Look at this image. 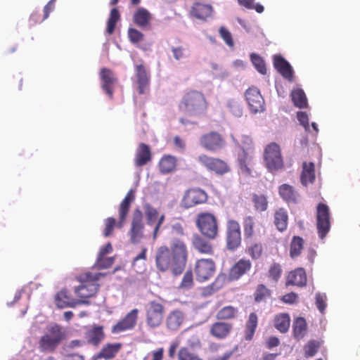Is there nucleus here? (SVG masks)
Returning a JSON list of instances; mask_svg holds the SVG:
<instances>
[{"instance_id":"5701e85b","label":"nucleus","mask_w":360,"mask_h":360,"mask_svg":"<svg viewBox=\"0 0 360 360\" xmlns=\"http://www.w3.org/2000/svg\"><path fill=\"white\" fill-rule=\"evenodd\" d=\"M232 328L233 326L230 323L217 321L211 325L210 333L218 340H223L229 335Z\"/></svg>"},{"instance_id":"8fccbe9b","label":"nucleus","mask_w":360,"mask_h":360,"mask_svg":"<svg viewBox=\"0 0 360 360\" xmlns=\"http://www.w3.org/2000/svg\"><path fill=\"white\" fill-rule=\"evenodd\" d=\"M250 58L251 61L253 63L255 68L257 69V70L259 73L265 75L266 73V68L264 60L256 53H252Z\"/></svg>"},{"instance_id":"0e129e2a","label":"nucleus","mask_w":360,"mask_h":360,"mask_svg":"<svg viewBox=\"0 0 360 360\" xmlns=\"http://www.w3.org/2000/svg\"><path fill=\"white\" fill-rule=\"evenodd\" d=\"M297 294L292 292L287 293V294L284 295L282 297L281 300L284 303L291 304L295 303L297 302Z\"/></svg>"},{"instance_id":"338daca9","label":"nucleus","mask_w":360,"mask_h":360,"mask_svg":"<svg viewBox=\"0 0 360 360\" xmlns=\"http://www.w3.org/2000/svg\"><path fill=\"white\" fill-rule=\"evenodd\" d=\"M53 8L54 1L51 0L44 8V17L41 19V21L44 20L49 17L50 12L53 9Z\"/></svg>"},{"instance_id":"f8f14e48","label":"nucleus","mask_w":360,"mask_h":360,"mask_svg":"<svg viewBox=\"0 0 360 360\" xmlns=\"http://www.w3.org/2000/svg\"><path fill=\"white\" fill-rule=\"evenodd\" d=\"M198 161L207 170L219 175H223L230 171V168L226 162L206 154L200 155L198 157Z\"/></svg>"},{"instance_id":"c756f323","label":"nucleus","mask_w":360,"mask_h":360,"mask_svg":"<svg viewBox=\"0 0 360 360\" xmlns=\"http://www.w3.org/2000/svg\"><path fill=\"white\" fill-rule=\"evenodd\" d=\"M274 224L280 232L285 231L288 225V213L284 207L276 209L274 214Z\"/></svg>"},{"instance_id":"13d9d810","label":"nucleus","mask_w":360,"mask_h":360,"mask_svg":"<svg viewBox=\"0 0 360 360\" xmlns=\"http://www.w3.org/2000/svg\"><path fill=\"white\" fill-rule=\"evenodd\" d=\"M193 283V274L191 271H188L183 276L180 286L183 288H190Z\"/></svg>"},{"instance_id":"4468645a","label":"nucleus","mask_w":360,"mask_h":360,"mask_svg":"<svg viewBox=\"0 0 360 360\" xmlns=\"http://www.w3.org/2000/svg\"><path fill=\"white\" fill-rule=\"evenodd\" d=\"M241 243V233L239 223L229 219L226 223V246L230 250H235Z\"/></svg>"},{"instance_id":"774afa93","label":"nucleus","mask_w":360,"mask_h":360,"mask_svg":"<svg viewBox=\"0 0 360 360\" xmlns=\"http://www.w3.org/2000/svg\"><path fill=\"white\" fill-rule=\"evenodd\" d=\"M280 344V340L278 338L275 336L270 337L266 341V347L269 349H272L278 346Z\"/></svg>"},{"instance_id":"a211bd4d","label":"nucleus","mask_w":360,"mask_h":360,"mask_svg":"<svg viewBox=\"0 0 360 360\" xmlns=\"http://www.w3.org/2000/svg\"><path fill=\"white\" fill-rule=\"evenodd\" d=\"M278 190L280 197L288 205H295L299 202L300 195L292 186L283 184L278 187Z\"/></svg>"},{"instance_id":"1a4fd4ad","label":"nucleus","mask_w":360,"mask_h":360,"mask_svg":"<svg viewBox=\"0 0 360 360\" xmlns=\"http://www.w3.org/2000/svg\"><path fill=\"white\" fill-rule=\"evenodd\" d=\"M316 229L319 237L323 239L330 230V213L329 207L324 203H319L316 207Z\"/></svg>"},{"instance_id":"603ef678","label":"nucleus","mask_w":360,"mask_h":360,"mask_svg":"<svg viewBox=\"0 0 360 360\" xmlns=\"http://www.w3.org/2000/svg\"><path fill=\"white\" fill-rule=\"evenodd\" d=\"M319 343L316 340H310L304 346V356L307 358L314 356L318 352Z\"/></svg>"},{"instance_id":"864d4df0","label":"nucleus","mask_w":360,"mask_h":360,"mask_svg":"<svg viewBox=\"0 0 360 360\" xmlns=\"http://www.w3.org/2000/svg\"><path fill=\"white\" fill-rule=\"evenodd\" d=\"M112 357V344L108 343L103 347L101 352L94 356V360L98 359H110Z\"/></svg>"},{"instance_id":"b1692460","label":"nucleus","mask_w":360,"mask_h":360,"mask_svg":"<svg viewBox=\"0 0 360 360\" xmlns=\"http://www.w3.org/2000/svg\"><path fill=\"white\" fill-rule=\"evenodd\" d=\"M212 7L210 4L196 2L192 6L190 14L196 19L206 20L212 16Z\"/></svg>"},{"instance_id":"4d7b16f0","label":"nucleus","mask_w":360,"mask_h":360,"mask_svg":"<svg viewBox=\"0 0 360 360\" xmlns=\"http://www.w3.org/2000/svg\"><path fill=\"white\" fill-rule=\"evenodd\" d=\"M316 305L321 313H323L326 307V295L325 294L317 293L316 295Z\"/></svg>"},{"instance_id":"79ce46f5","label":"nucleus","mask_w":360,"mask_h":360,"mask_svg":"<svg viewBox=\"0 0 360 360\" xmlns=\"http://www.w3.org/2000/svg\"><path fill=\"white\" fill-rule=\"evenodd\" d=\"M100 77L101 79V85L103 89L106 92V94L111 95L112 79L111 77L110 70L107 68L101 69L100 72Z\"/></svg>"},{"instance_id":"de8ad7c7","label":"nucleus","mask_w":360,"mask_h":360,"mask_svg":"<svg viewBox=\"0 0 360 360\" xmlns=\"http://www.w3.org/2000/svg\"><path fill=\"white\" fill-rule=\"evenodd\" d=\"M282 267L278 263L272 264L268 271L267 276L274 283H277L282 275Z\"/></svg>"},{"instance_id":"58836bf2","label":"nucleus","mask_w":360,"mask_h":360,"mask_svg":"<svg viewBox=\"0 0 360 360\" xmlns=\"http://www.w3.org/2000/svg\"><path fill=\"white\" fill-rule=\"evenodd\" d=\"M304 240L300 236L292 237L290 244V256L292 259L298 257L304 248Z\"/></svg>"},{"instance_id":"2f4dec72","label":"nucleus","mask_w":360,"mask_h":360,"mask_svg":"<svg viewBox=\"0 0 360 360\" xmlns=\"http://www.w3.org/2000/svg\"><path fill=\"white\" fill-rule=\"evenodd\" d=\"M134 23L141 28H150L152 15L150 12L144 8H139L134 14Z\"/></svg>"},{"instance_id":"69168bd1","label":"nucleus","mask_w":360,"mask_h":360,"mask_svg":"<svg viewBox=\"0 0 360 360\" xmlns=\"http://www.w3.org/2000/svg\"><path fill=\"white\" fill-rule=\"evenodd\" d=\"M105 228L103 231L105 236H108L112 231V217H108L105 221Z\"/></svg>"},{"instance_id":"c85d7f7f","label":"nucleus","mask_w":360,"mask_h":360,"mask_svg":"<svg viewBox=\"0 0 360 360\" xmlns=\"http://www.w3.org/2000/svg\"><path fill=\"white\" fill-rule=\"evenodd\" d=\"M307 278L305 270L303 268H297L290 271L286 279V285L303 287L306 285Z\"/></svg>"},{"instance_id":"412c9836","label":"nucleus","mask_w":360,"mask_h":360,"mask_svg":"<svg viewBox=\"0 0 360 360\" xmlns=\"http://www.w3.org/2000/svg\"><path fill=\"white\" fill-rule=\"evenodd\" d=\"M56 304L60 308L75 307L81 304H87L86 300H75L68 293L66 290H61L56 297Z\"/></svg>"},{"instance_id":"c03bdc74","label":"nucleus","mask_w":360,"mask_h":360,"mask_svg":"<svg viewBox=\"0 0 360 360\" xmlns=\"http://www.w3.org/2000/svg\"><path fill=\"white\" fill-rule=\"evenodd\" d=\"M291 98L294 105L299 108H304L307 106L306 95L302 89H297L291 93Z\"/></svg>"},{"instance_id":"5fc2aeb1","label":"nucleus","mask_w":360,"mask_h":360,"mask_svg":"<svg viewBox=\"0 0 360 360\" xmlns=\"http://www.w3.org/2000/svg\"><path fill=\"white\" fill-rule=\"evenodd\" d=\"M128 37L133 44H137L143 40L144 35L142 32L135 28H129Z\"/></svg>"},{"instance_id":"4c0bfd02","label":"nucleus","mask_w":360,"mask_h":360,"mask_svg":"<svg viewBox=\"0 0 360 360\" xmlns=\"http://www.w3.org/2000/svg\"><path fill=\"white\" fill-rule=\"evenodd\" d=\"M290 324V318L287 313L279 314L274 318V326L282 333H285L288 330Z\"/></svg>"},{"instance_id":"20e7f679","label":"nucleus","mask_w":360,"mask_h":360,"mask_svg":"<svg viewBox=\"0 0 360 360\" xmlns=\"http://www.w3.org/2000/svg\"><path fill=\"white\" fill-rule=\"evenodd\" d=\"M61 327L57 324L50 327L45 335L41 337L39 348L42 352H53L64 338Z\"/></svg>"},{"instance_id":"680f3d73","label":"nucleus","mask_w":360,"mask_h":360,"mask_svg":"<svg viewBox=\"0 0 360 360\" xmlns=\"http://www.w3.org/2000/svg\"><path fill=\"white\" fill-rule=\"evenodd\" d=\"M172 51L174 54V58L177 60L186 57V50L182 46L172 47Z\"/></svg>"},{"instance_id":"6e6d98bb","label":"nucleus","mask_w":360,"mask_h":360,"mask_svg":"<svg viewBox=\"0 0 360 360\" xmlns=\"http://www.w3.org/2000/svg\"><path fill=\"white\" fill-rule=\"evenodd\" d=\"M219 34L225 43L230 47L234 46V42L232 38L231 32L224 27H221L219 29Z\"/></svg>"},{"instance_id":"ddd939ff","label":"nucleus","mask_w":360,"mask_h":360,"mask_svg":"<svg viewBox=\"0 0 360 360\" xmlns=\"http://www.w3.org/2000/svg\"><path fill=\"white\" fill-rule=\"evenodd\" d=\"M215 269V264L212 259H198L195 262L194 268L196 280L200 282L209 280L214 276Z\"/></svg>"},{"instance_id":"4be33fe9","label":"nucleus","mask_w":360,"mask_h":360,"mask_svg":"<svg viewBox=\"0 0 360 360\" xmlns=\"http://www.w3.org/2000/svg\"><path fill=\"white\" fill-rule=\"evenodd\" d=\"M137 79L139 93L143 94L149 85L150 76L143 63L137 64L134 67Z\"/></svg>"},{"instance_id":"2eb2a0df","label":"nucleus","mask_w":360,"mask_h":360,"mask_svg":"<svg viewBox=\"0 0 360 360\" xmlns=\"http://www.w3.org/2000/svg\"><path fill=\"white\" fill-rule=\"evenodd\" d=\"M245 97L252 113L256 114L264 111V99L257 88L250 87L247 89L245 93Z\"/></svg>"},{"instance_id":"7ed1b4c3","label":"nucleus","mask_w":360,"mask_h":360,"mask_svg":"<svg viewBox=\"0 0 360 360\" xmlns=\"http://www.w3.org/2000/svg\"><path fill=\"white\" fill-rule=\"evenodd\" d=\"M101 276L103 274L87 271L77 276V280L81 284L75 288V295L82 300H86V299L94 296L98 288V284L96 282Z\"/></svg>"},{"instance_id":"f3484780","label":"nucleus","mask_w":360,"mask_h":360,"mask_svg":"<svg viewBox=\"0 0 360 360\" xmlns=\"http://www.w3.org/2000/svg\"><path fill=\"white\" fill-rule=\"evenodd\" d=\"M135 199V195L133 190H130L127 193L124 200L122 201L120 205L118 212H119V221L116 223L115 219H114V226H117L118 228H121L124 224L127 216L129 213V208L131 204Z\"/></svg>"},{"instance_id":"f257e3e1","label":"nucleus","mask_w":360,"mask_h":360,"mask_svg":"<svg viewBox=\"0 0 360 360\" xmlns=\"http://www.w3.org/2000/svg\"><path fill=\"white\" fill-rule=\"evenodd\" d=\"M188 258V250L185 240L179 237H172L169 247L160 246L155 252V266L161 272L171 271L179 276L184 271Z\"/></svg>"},{"instance_id":"3c124183","label":"nucleus","mask_w":360,"mask_h":360,"mask_svg":"<svg viewBox=\"0 0 360 360\" xmlns=\"http://www.w3.org/2000/svg\"><path fill=\"white\" fill-rule=\"evenodd\" d=\"M248 254L252 259H258L263 253V247L261 243H254L247 249Z\"/></svg>"},{"instance_id":"a878e982","label":"nucleus","mask_w":360,"mask_h":360,"mask_svg":"<svg viewBox=\"0 0 360 360\" xmlns=\"http://www.w3.org/2000/svg\"><path fill=\"white\" fill-rule=\"evenodd\" d=\"M185 320L184 314L179 309L171 311L166 318L167 328L173 331L177 330Z\"/></svg>"},{"instance_id":"cd10ccee","label":"nucleus","mask_w":360,"mask_h":360,"mask_svg":"<svg viewBox=\"0 0 360 360\" xmlns=\"http://www.w3.org/2000/svg\"><path fill=\"white\" fill-rule=\"evenodd\" d=\"M151 159L152 155L149 146L143 143H140L136 151L134 165L136 167H142L149 162Z\"/></svg>"},{"instance_id":"49530a36","label":"nucleus","mask_w":360,"mask_h":360,"mask_svg":"<svg viewBox=\"0 0 360 360\" xmlns=\"http://www.w3.org/2000/svg\"><path fill=\"white\" fill-rule=\"evenodd\" d=\"M177 355L178 360H202L200 355L187 347L180 348Z\"/></svg>"},{"instance_id":"6ab92c4d","label":"nucleus","mask_w":360,"mask_h":360,"mask_svg":"<svg viewBox=\"0 0 360 360\" xmlns=\"http://www.w3.org/2000/svg\"><path fill=\"white\" fill-rule=\"evenodd\" d=\"M252 268V263L249 259H240L229 270V278L231 281L238 280L248 273Z\"/></svg>"},{"instance_id":"7c9ffc66","label":"nucleus","mask_w":360,"mask_h":360,"mask_svg":"<svg viewBox=\"0 0 360 360\" xmlns=\"http://www.w3.org/2000/svg\"><path fill=\"white\" fill-rule=\"evenodd\" d=\"M112 250L110 243H107L102 247L99 251L96 266L98 269H105L111 266L112 264V257H107L106 255Z\"/></svg>"},{"instance_id":"a18cd8bd","label":"nucleus","mask_w":360,"mask_h":360,"mask_svg":"<svg viewBox=\"0 0 360 360\" xmlns=\"http://www.w3.org/2000/svg\"><path fill=\"white\" fill-rule=\"evenodd\" d=\"M252 201L257 211L264 212L268 208L267 198L263 194L254 193L252 196Z\"/></svg>"},{"instance_id":"c9c22d12","label":"nucleus","mask_w":360,"mask_h":360,"mask_svg":"<svg viewBox=\"0 0 360 360\" xmlns=\"http://www.w3.org/2000/svg\"><path fill=\"white\" fill-rule=\"evenodd\" d=\"M307 331V323L304 318L297 317L293 321L292 333L297 340L304 338Z\"/></svg>"},{"instance_id":"393cba45","label":"nucleus","mask_w":360,"mask_h":360,"mask_svg":"<svg viewBox=\"0 0 360 360\" xmlns=\"http://www.w3.org/2000/svg\"><path fill=\"white\" fill-rule=\"evenodd\" d=\"M192 245L193 248L200 254L207 255H212L214 254L212 244L198 234L193 235Z\"/></svg>"},{"instance_id":"e2e57ef3","label":"nucleus","mask_w":360,"mask_h":360,"mask_svg":"<svg viewBox=\"0 0 360 360\" xmlns=\"http://www.w3.org/2000/svg\"><path fill=\"white\" fill-rule=\"evenodd\" d=\"M241 148L243 150L250 151L252 149V140L249 136H243L241 141Z\"/></svg>"},{"instance_id":"bf43d9fd","label":"nucleus","mask_w":360,"mask_h":360,"mask_svg":"<svg viewBox=\"0 0 360 360\" xmlns=\"http://www.w3.org/2000/svg\"><path fill=\"white\" fill-rule=\"evenodd\" d=\"M165 219V214H162L160 216L158 214V218L155 222L154 227L153 228V232H152V235H151L153 240H155L157 239L160 229L161 227V225L164 222Z\"/></svg>"},{"instance_id":"9d476101","label":"nucleus","mask_w":360,"mask_h":360,"mask_svg":"<svg viewBox=\"0 0 360 360\" xmlns=\"http://www.w3.org/2000/svg\"><path fill=\"white\" fill-rule=\"evenodd\" d=\"M129 234L130 241L133 244L139 243L145 237L143 215L139 208H136L132 213Z\"/></svg>"},{"instance_id":"9b49d317","label":"nucleus","mask_w":360,"mask_h":360,"mask_svg":"<svg viewBox=\"0 0 360 360\" xmlns=\"http://www.w3.org/2000/svg\"><path fill=\"white\" fill-rule=\"evenodd\" d=\"M199 142L204 149L211 152L218 151L226 145V141L223 136L214 131L202 134Z\"/></svg>"},{"instance_id":"a19ab883","label":"nucleus","mask_w":360,"mask_h":360,"mask_svg":"<svg viewBox=\"0 0 360 360\" xmlns=\"http://www.w3.org/2000/svg\"><path fill=\"white\" fill-rule=\"evenodd\" d=\"M238 313L237 307L228 305L222 307L217 313L216 317L218 320H229L235 319Z\"/></svg>"},{"instance_id":"6e6552de","label":"nucleus","mask_w":360,"mask_h":360,"mask_svg":"<svg viewBox=\"0 0 360 360\" xmlns=\"http://www.w3.org/2000/svg\"><path fill=\"white\" fill-rule=\"evenodd\" d=\"M264 159L268 170L271 172L278 171L283 167L280 146L273 142L264 149Z\"/></svg>"},{"instance_id":"bb28decb","label":"nucleus","mask_w":360,"mask_h":360,"mask_svg":"<svg viewBox=\"0 0 360 360\" xmlns=\"http://www.w3.org/2000/svg\"><path fill=\"white\" fill-rule=\"evenodd\" d=\"M274 65L277 71L285 79L292 81L293 71L289 63L281 56H275Z\"/></svg>"},{"instance_id":"ea45409f","label":"nucleus","mask_w":360,"mask_h":360,"mask_svg":"<svg viewBox=\"0 0 360 360\" xmlns=\"http://www.w3.org/2000/svg\"><path fill=\"white\" fill-rule=\"evenodd\" d=\"M253 296L254 301L260 303L271 297V291L264 284H259L255 288Z\"/></svg>"},{"instance_id":"0eeeda50","label":"nucleus","mask_w":360,"mask_h":360,"mask_svg":"<svg viewBox=\"0 0 360 360\" xmlns=\"http://www.w3.org/2000/svg\"><path fill=\"white\" fill-rule=\"evenodd\" d=\"M207 199L208 195L203 189L198 187L190 188L184 191L180 206L185 210H188L205 203Z\"/></svg>"},{"instance_id":"052dcab7","label":"nucleus","mask_w":360,"mask_h":360,"mask_svg":"<svg viewBox=\"0 0 360 360\" xmlns=\"http://www.w3.org/2000/svg\"><path fill=\"white\" fill-rule=\"evenodd\" d=\"M297 117L300 124H302L306 130H309V124L307 114L304 112H298Z\"/></svg>"},{"instance_id":"72a5a7b5","label":"nucleus","mask_w":360,"mask_h":360,"mask_svg":"<svg viewBox=\"0 0 360 360\" xmlns=\"http://www.w3.org/2000/svg\"><path fill=\"white\" fill-rule=\"evenodd\" d=\"M315 165L313 162H304L300 176L301 183L304 186L312 184L315 180Z\"/></svg>"},{"instance_id":"09e8293b","label":"nucleus","mask_w":360,"mask_h":360,"mask_svg":"<svg viewBox=\"0 0 360 360\" xmlns=\"http://www.w3.org/2000/svg\"><path fill=\"white\" fill-rule=\"evenodd\" d=\"M255 219L247 216L243 219V230L245 238H251L254 235Z\"/></svg>"},{"instance_id":"aec40b11","label":"nucleus","mask_w":360,"mask_h":360,"mask_svg":"<svg viewBox=\"0 0 360 360\" xmlns=\"http://www.w3.org/2000/svg\"><path fill=\"white\" fill-rule=\"evenodd\" d=\"M84 338L87 343L94 346H98L104 339L105 334L102 326L94 325L86 328Z\"/></svg>"},{"instance_id":"f704fd0d","label":"nucleus","mask_w":360,"mask_h":360,"mask_svg":"<svg viewBox=\"0 0 360 360\" xmlns=\"http://www.w3.org/2000/svg\"><path fill=\"white\" fill-rule=\"evenodd\" d=\"M177 160L171 155H165L160 159L158 167L160 173L163 174H169L175 171Z\"/></svg>"},{"instance_id":"39448f33","label":"nucleus","mask_w":360,"mask_h":360,"mask_svg":"<svg viewBox=\"0 0 360 360\" xmlns=\"http://www.w3.org/2000/svg\"><path fill=\"white\" fill-rule=\"evenodd\" d=\"M145 321L150 329H155L160 327L163 321L165 309L162 304L156 301H150L146 304Z\"/></svg>"},{"instance_id":"423d86ee","label":"nucleus","mask_w":360,"mask_h":360,"mask_svg":"<svg viewBox=\"0 0 360 360\" xmlns=\"http://www.w3.org/2000/svg\"><path fill=\"white\" fill-rule=\"evenodd\" d=\"M195 224L200 233L210 239H214L218 233L215 216L210 212H200L197 215Z\"/></svg>"},{"instance_id":"473e14b6","label":"nucleus","mask_w":360,"mask_h":360,"mask_svg":"<svg viewBox=\"0 0 360 360\" xmlns=\"http://www.w3.org/2000/svg\"><path fill=\"white\" fill-rule=\"evenodd\" d=\"M258 325V316L255 312L249 314L244 330V339L251 341L255 335Z\"/></svg>"},{"instance_id":"f03ea898","label":"nucleus","mask_w":360,"mask_h":360,"mask_svg":"<svg viewBox=\"0 0 360 360\" xmlns=\"http://www.w3.org/2000/svg\"><path fill=\"white\" fill-rule=\"evenodd\" d=\"M179 110L190 117L204 115L207 109L205 94L197 90H189L184 93L178 105Z\"/></svg>"},{"instance_id":"e433bc0d","label":"nucleus","mask_w":360,"mask_h":360,"mask_svg":"<svg viewBox=\"0 0 360 360\" xmlns=\"http://www.w3.org/2000/svg\"><path fill=\"white\" fill-rule=\"evenodd\" d=\"M250 151L243 150L238 155V164L241 172L245 175L251 174L252 157Z\"/></svg>"},{"instance_id":"37998d69","label":"nucleus","mask_w":360,"mask_h":360,"mask_svg":"<svg viewBox=\"0 0 360 360\" xmlns=\"http://www.w3.org/2000/svg\"><path fill=\"white\" fill-rule=\"evenodd\" d=\"M143 210L148 226L154 227L155 222L158 218V211L149 203L143 205Z\"/></svg>"},{"instance_id":"dca6fc26","label":"nucleus","mask_w":360,"mask_h":360,"mask_svg":"<svg viewBox=\"0 0 360 360\" xmlns=\"http://www.w3.org/2000/svg\"><path fill=\"white\" fill-rule=\"evenodd\" d=\"M139 310L136 308L129 311L122 319L114 325V333L133 330L137 324Z\"/></svg>"}]
</instances>
